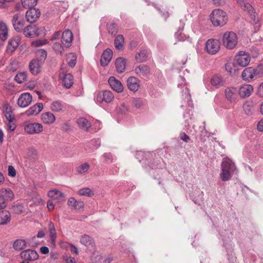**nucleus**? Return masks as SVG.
<instances>
[{
  "label": "nucleus",
  "mask_w": 263,
  "mask_h": 263,
  "mask_svg": "<svg viewBox=\"0 0 263 263\" xmlns=\"http://www.w3.org/2000/svg\"><path fill=\"white\" fill-rule=\"evenodd\" d=\"M238 173V170L234 162L230 159H223L221 164L220 178L223 181L230 180L234 174Z\"/></svg>",
  "instance_id": "f257e3e1"
},
{
  "label": "nucleus",
  "mask_w": 263,
  "mask_h": 263,
  "mask_svg": "<svg viewBox=\"0 0 263 263\" xmlns=\"http://www.w3.org/2000/svg\"><path fill=\"white\" fill-rule=\"evenodd\" d=\"M210 20L214 27H223L228 21L227 13L220 9L213 10L209 16Z\"/></svg>",
  "instance_id": "f03ea898"
},
{
  "label": "nucleus",
  "mask_w": 263,
  "mask_h": 263,
  "mask_svg": "<svg viewBox=\"0 0 263 263\" xmlns=\"http://www.w3.org/2000/svg\"><path fill=\"white\" fill-rule=\"evenodd\" d=\"M40 53L42 59H34L29 63L30 71L33 74H37L41 72L42 64L47 57V52L45 50L42 49L40 51Z\"/></svg>",
  "instance_id": "7ed1b4c3"
},
{
  "label": "nucleus",
  "mask_w": 263,
  "mask_h": 263,
  "mask_svg": "<svg viewBox=\"0 0 263 263\" xmlns=\"http://www.w3.org/2000/svg\"><path fill=\"white\" fill-rule=\"evenodd\" d=\"M45 30V28L43 27H38L34 25H29L24 28L22 31L25 36L34 38L44 35Z\"/></svg>",
  "instance_id": "20e7f679"
},
{
  "label": "nucleus",
  "mask_w": 263,
  "mask_h": 263,
  "mask_svg": "<svg viewBox=\"0 0 263 263\" xmlns=\"http://www.w3.org/2000/svg\"><path fill=\"white\" fill-rule=\"evenodd\" d=\"M223 45L229 49H234L237 44L238 39L236 34L232 31H227L223 35Z\"/></svg>",
  "instance_id": "39448f33"
},
{
  "label": "nucleus",
  "mask_w": 263,
  "mask_h": 263,
  "mask_svg": "<svg viewBox=\"0 0 263 263\" xmlns=\"http://www.w3.org/2000/svg\"><path fill=\"white\" fill-rule=\"evenodd\" d=\"M24 129L27 134H40L43 131V126L38 122H27L24 124Z\"/></svg>",
  "instance_id": "423d86ee"
},
{
  "label": "nucleus",
  "mask_w": 263,
  "mask_h": 263,
  "mask_svg": "<svg viewBox=\"0 0 263 263\" xmlns=\"http://www.w3.org/2000/svg\"><path fill=\"white\" fill-rule=\"evenodd\" d=\"M234 61L241 67L248 65L251 61L250 54L243 51H239L234 58Z\"/></svg>",
  "instance_id": "0eeeda50"
},
{
  "label": "nucleus",
  "mask_w": 263,
  "mask_h": 263,
  "mask_svg": "<svg viewBox=\"0 0 263 263\" xmlns=\"http://www.w3.org/2000/svg\"><path fill=\"white\" fill-rule=\"evenodd\" d=\"M114 97L111 91L105 90L98 92L95 97V100L98 103H110L114 100Z\"/></svg>",
  "instance_id": "6e6552de"
},
{
  "label": "nucleus",
  "mask_w": 263,
  "mask_h": 263,
  "mask_svg": "<svg viewBox=\"0 0 263 263\" xmlns=\"http://www.w3.org/2000/svg\"><path fill=\"white\" fill-rule=\"evenodd\" d=\"M220 48V42L216 39H209L205 43V50L210 54H215Z\"/></svg>",
  "instance_id": "1a4fd4ad"
},
{
  "label": "nucleus",
  "mask_w": 263,
  "mask_h": 263,
  "mask_svg": "<svg viewBox=\"0 0 263 263\" xmlns=\"http://www.w3.org/2000/svg\"><path fill=\"white\" fill-rule=\"evenodd\" d=\"M263 68L261 66H258L257 69H254L251 67L245 68L241 74L242 79L246 81H250L256 76L259 74L258 69Z\"/></svg>",
  "instance_id": "9d476101"
},
{
  "label": "nucleus",
  "mask_w": 263,
  "mask_h": 263,
  "mask_svg": "<svg viewBox=\"0 0 263 263\" xmlns=\"http://www.w3.org/2000/svg\"><path fill=\"white\" fill-rule=\"evenodd\" d=\"M12 22L15 30L17 32H21L23 30L25 21L23 15L21 14L14 15Z\"/></svg>",
  "instance_id": "9b49d317"
},
{
  "label": "nucleus",
  "mask_w": 263,
  "mask_h": 263,
  "mask_svg": "<svg viewBox=\"0 0 263 263\" xmlns=\"http://www.w3.org/2000/svg\"><path fill=\"white\" fill-rule=\"evenodd\" d=\"M40 14L41 12L39 9L30 8L26 13V20L30 23H33L37 21Z\"/></svg>",
  "instance_id": "f8f14e48"
},
{
  "label": "nucleus",
  "mask_w": 263,
  "mask_h": 263,
  "mask_svg": "<svg viewBox=\"0 0 263 263\" xmlns=\"http://www.w3.org/2000/svg\"><path fill=\"white\" fill-rule=\"evenodd\" d=\"M21 258L26 260L34 261L39 257V255L36 251L32 249H27L22 251L20 253Z\"/></svg>",
  "instance_id": "ddd939ff"
},
{
  "label": "nucleus",
  "mask_w": 263,
  "mask_h": 263,
  "mask_svg": "<svg viewBox=\"0 0 263 263\" xmlns=\"http://www.w3.org/2000/svg\"><path fill=\"white\" fill-rule=\"evenodd\" d=\"M237 89L234 87H229L225 89L224 94L227 100L231 103L235 102L237 99Z\"/></svg>",
  "instance_id": "4468645a"
},
{
  "label": "nucleus",
  "mask_w": 263,
  "mask_h": 263,
  "mask_svg": "<svg viewBox=\"0 0 263 263\" xmlns=\"http://www.w3.org/2000/svg\"><path fill=\"white\" fill-rule=\"evenodd\" d=\"M32 96L29 93H23L20 95L17 100V104L21 107L28 106L32 101Z\"/></svg>",
  "instance_id": "2eb2a0df"
},
{
  "label": "nucleus",
  "mask_w": 263,
  "mask_h": 263,
  "mask_svg": "<svg viewBox=\"0 0 263 263\" xmlns=\"http://www.w3.org/2000/svg\"><path fill=\"white\" fill-rule=\"evenodd\" d=\"M108 83L111 88L117 92L120 93L123 91L124 87L121 82L114 77H110L108 79Z\"/></svg>",
  "instance_id": "dca6fc26"
},
{
  "label": "nucleus",
  "mask_w": 263,
  "mask_h": 263,
  "mask_svg": "<svg viewBox=\"0 0 263 263\" xmlns=\"http://www.w3.org/2000/svg\"><path fill=\"white\" fill-rule=\"evenodd\" d=\"M73 40V34L69 30H65L62 35L61 42L63 46L66 48L69 47L71 45Z\"/></svg>",
  "instance_id": "f3484780"
},
{
  "label": "nucleus",
  "mask_w": 263,
  "mask_h": 263,
  "mask_svg": "<svg viewBox=\"0 0 263 263\" xmlns=\"http://www.w3.org/2000/svg\"><path fill=\"white\" fill-rule=\"evenodd\" d=\"M56 120L55 115L50 111L43 112L41 115V121L44 124L51 125L54 123Z\"/></svg>",
  "instance_id": "a211bd4d"
},
{
  "label": "nucleus",
  "mask_w": 263,
  "mask_h": 263,
  "mask_svg": "<svg viewBox=\"0 0 263 263\" xmlns=\"http://www.w3.org/2000/svg\"><path fill=\"white\" fill-rule=\"evenodd\" d=\"M253 87L251 85L245 84L239 87L238 93L241 98H247L251 96L253 91Z\"/></svg>",
  "instance_id": "6ab92c4d"
},
{
  "label": "nucleus",
  "mask_w": 263,
  "mask_h": 263,
  "mask_svg": "<svg viewBox=\"0 0 263 263\" xmlns=\"http://www.w3.org/2000/svg\"><path fill=\"white\" fill-rule=\"evenodd\" d=\"M0 196L3 197L7 204L9 201H12L14 199V194L13 191L8 187L2 188L0 190Z\"/></svg>",
  "instance_id": "aec40b11"
},
{
  "label": "nucleus",
  "mask_w": 263,
  "mask_h": 263,
  "mask_svg": "<svg viewBox=\"0 0 263 263\" xmlns=\"http://www.w3.org/2000/svg\"><path fill=\"white\" fill-rule=\"evenodd\" d=\"M20 42V38L18 36H14L10 39L7 46V51L12 53L18 47Z\"/></svg>",
  "instance_id": "412c9836"
},
{
  "label": "nucleus",
  "mask_w": 263,
  "mask_h": 263,
  "mask_svg": "<svg viewBox=\"0 0 263 263\" xmlns=\"http://www.w3.org/2000/svg\"><path fill=\"white\" fill-rule=\"evenodd\" d=\"M112 53L110 49H107L103 52L100 60L102 66L105 67L108 65L112 58Z\"/></svg>",
  "instance_id": "4be33fe9"
},
{
  "label": "nucleus",
  "mask_w": 263,
  "mask_h": 263,
  "mask_svg": "<svg viewBox=\"0 0 263 263\" xmlns=\"http://www.w3.org/2000/svg\"><path fill=\"white\" fill-rule=\"evenodd\" d=\"M226 70L232 76L236 75L239 70V65L234 61H229L225 66Z\"/></svg>",
  "instance_id": "5701e85b"
},
{
  "label": "nucleus",
  "mask_w": 263,
  "mask_h": 263,
  "mask_svg": "<svg viewBox=\"0 0 263 263\" xmlns=\"http://www.w3.org/2000/svg\"><path fill=\"white\" fill-rule=\"evenodd\" d=\"M178 86L179 87L182 89V92L184 93L183 96L184 97V99L187 101H190L191 96L189 93V90L186 86L185 79L181 77H180V80Z\"/></svg>",
  "instance_id": "b1692460"
},
{
  "label": "nucleus",
  "mask_w": 263,
  "mask_h": 263,
  "mask_svg": "<svg viewBox=\"0 0 263 263\" xmlns=\"http://www.w3.org/2000/svg\"><path fill=\"white\" fill-rule=\"evenodd\" d=\"M50 109L54 112H62L65 110V106L62 101H54L51 103Z\"/></svg>",
  "instance_id": "393cba45"
},
{
  "label": "nucleus",
  "mask_w": 263,
  "mask_h": 263,
  "mask_svg": "<svg viewBox=\"0 0 263 263\" xmlns=\"http://www.w3.org/2000/svg\"><path fill=\"white\" fill-rule=\"evenodd\" d=\"M127 85L130 90L135 92L139 88V81L136 78L130 77L127 80Z\"/></svg>",
  "instance_id": "a878e982"
},
{
  "label": "nucleus",
  "mask_w": 263,
  "mask_h": 263,
  "mask_svg": "<svg viewBox=\"0 0 263 263\" xmlns=\"http://www.w3.org/2000/svg\"><path fill=\"white\" fill-rule=\"evenodd\" d=\"M60 78L62 79L63 85L66 88H69L73 84V76L70 73H67L64 76L60 75Z\"/></svg>",
  "instance_id": "bb28decb"
},
{
  "label": "nucleus",
  "mask_w": 263,
  "mask_h": 263,
  "mask_svg": "<svg viewBox=\"0 0 263 263\" xmlns=\"http://www.w3.org/2000/svg\"><path fill=\"white\" fill-rule=\"evenodd\" d=\"M43 108V105L41 103H37L31 107H30L25 112V114L28 116L37 115Z\"/></svg>",
  "instance_id": "cd10ccee"
},
{
  "label": "nucleus",
  "mask_w": 263,
  "mask_h": 263,
  "mask_svg": "<svg viewBox=\"0 0 263 263\" xmlns=\"http://www.w3.org/2000/svg\"><path fill=\"white\" fill-rule=\"evenodd\" d=\"M47 196L53 200L58 201L63 199L65 197L63 193L58 190L49 191L47 193Z\"/></svg>",
  "instance_id": "c85d7f7f"
},
{
  "label": "nucleus",
  "mask_w": 263,
  "mask_h": 263,
  "mask_svg": "<svg viewBox=\"0 0 263 263\" xmlns=\"http://www.w3.org/2000/svg\"><path fill=\"white\" fill-rule=\"evenodd\" d=\"M126 62L123 58H118L115 62L116 70L118 73H122L125 69Z\"/></svg>",
  "instance_id": "c756f323"
},
{
  "label": "nucleus",
  "mask_w": 263,
  "mask_h": 263,
  "mask_svg": "<svg viewBox=\"0 0 263 263\" xmlns=\"http://www.w3.org/2000/svg\"><path fill=\"white\" fill-rule=\"evenodd\" d=\"M11 218V214L8 211H0V225L7 224L10 222Z\"/></svg>",
  "instance_id": "7c9ffc66"
},
{
  "label": "nucleus",
  "mask_w": 263,
  "mask_h": 263,
  "mask_svg": "<svg viewBox=\"0 0 263 263\" xmlns=\"http://www.w3.org/2000/svg\"><path fill=\"white\" fill-rule=\"evenodd\" d=\"M239 4L243 7L244 10L247 11L252 17H255V10L250 4L245 0H240Z\"/></svg>",
  "instance_id": "2f4dec72"
},
{
  "label": "nucleus",
  "mask_w": 263,
  "mask_h": 263,
  "mask_svg": "<svg viewBox=\"0 0 263 263\" xmlns=\"http://www.w3.org/2000/svg\"><path fill=\"white\" fill-rule=\"evenodd\" d=\"M77 122L79 127L84 130H87L91 127V123L83 117L78 119Z\"/></svg>",
  "instance_id": "473e14b6"
},
{
  "label": "nucleus",
  "mask_w": 263,
  "mask_h": 263,
  "mask_svg": "<svg viewBox=\"0 0 263 263\" xmlns=\"http://www.w3.org/2000/svg\"><path fill=\"white\" fill-rule=\"evenodd\" d=\"M48 228L51 240L50 243L52 246L54 247L55 245L57 233L54 224L52 222H50L49 224Z\"/></svg>",
  "instance_id": "72a5a7b5"
},
{
  "label": "nucleus",
  "mask_w": 263,
  "mask_h": 263,
  "mask_svg": "<svg viewBox=\"0 0 263 263\" xmlns=\"http://www.w3.org/2000/svg\"><path fill=\"white\" fill-rule=\"evenodd\" d=\"M135 73L138 76H147L149 73V69L146 65H140L135 68Z\"/></svg>",
  "instance_id": "f704fd0d"
},
{
  "label": "nucleus",
  "mask_w": 263,
  "mask_h": 263,
  "mask_svg": "<svg viewBox=\"0 0 263 263\" xmlns=\"http://www.w3.org/2000/svg\"><path fill=\"white\" fill-rule=\"evenodd\" d=\"M8 27L4 22H0V40L5 41L8 37Z\"/></svg>",
  "instance_id": "c9c22d12"
},
{
  "label": "nucleus",
  "mask_w": 263,
  "mask_h": 263,
  "mask_svg": "<svg viewBox=\"0 0 263 263\" xmlns=\"http://www.w3.org/2000/svg\"><path fill=\"white\" fill-rule=\"evenodd\" d=\"M28 242L24 239H17L15 240L13 243V247L16 250H21L26 247Z\"/></svg>",
  "instance_id": "e433bc0d"
},
{
  "label": "nucleus",
  "mask_w": 263,
  "mask_h": 263,
  "mask_svg": "<svg viewBox=\"0 0 263 263\" xmlns=\"http://www.w3.org/2000/svg\"><path fill=\"white\" fill-rule=\"evenodd\" d=\"M147 55L146 50H141L135 55V59L137 62L142 63L145 61L147 59Z\"/></svg>",
  "instance_id": "4c0bfd02"
},
{
  "label": "nucleus",
  "mask_w": 263,
  "mask_h": 263,
  "mask_svg": "<svg viewBox=\"0 0 263 263\" xmlns=\"http://www.w3.org/2000/svg\"><path fill=\"white\" fill-rule=\"evenodd\" d=\"M211 83L213 86L219 87L223 85V81L222 79L218 76H214L211 78Z\"/></svg>",
  "instance_id": "58836bf2"
},
{
  "label": "nucleus",
  "mask_w": 263,
  "mask_h": 263,
  "mask_svg": "<svg viewBox=\"0 0 263 263\" xmlns=\"http://www.w3.org/2000/svg\"><path fill=\"white\" fill-rule=\"evenodd\" d=\"M66 61L69 66L73 67L77 63V57L73 53H69L67 55Z\"/></svg>",
  "instance_id": "ea45409f"
},
{
  "label": "nucleus",
  "mask_w": 263,
  "mask_h": 263,
  "mask_svg": "<svg viewBox=\"0 0 263 263\" xmlns=\"http://www.w3.org/2000/svg\"><path fill=\"white\" fill-rule=\"evenodd\" d=\"M124 42V39L123 36L122 35H118L115 40V45L116 48L118 50L121 49L123 46Z\"/></svg>",
  "instance_id": "a19ab883"
},
{
  "label": "nucleus",
  "mask_w": 263,
  "mask_h": 263,
  "mask_svg": "<svg viewBox=\"0 0 263 263\" xmlns=\"http://www.w3.org/2000/svg\"><path fill=\"white\" fill-rule=\"evenodd\" d=\"M38 0H21L22 6L25 8H33L37 3Z\"/></svg>",
  "instance_id": "79ce46f5"
},
{
  "label": "nucleus",
  "mask_w": 263,
  "mask_h": 263,
  "mask_svg": "<svg viewBox=\"0 0 263 263\" xmlns=\"http://www.w3.org/2000/svg\"><path fill=\"white\" fill-rule=\"evenodd\" d=\"M90 165L88 163H84L80 164L77 168V172L80 174H83L87 173L89 170Z\"/></svg>",
  "instance_id": "37998d69"
},
{
  "label": "nucleus",
  "mask_w": 263,
  "mask_h": 263,
  "mask_svg": "<svg viewBox=\"0 0 263 263\" xmlns=\"http://www.w3.org/2000/svg\"><path fill=\"white\" fill-rule=\"evenodd\" d=\"M4 116L7 121L15 120L14 116L12 114L11 109L9 107H6L4 111Z\"/></svg>",
  "instance_id": "c03bdc74"
},
{
  "label": "nucleus",
  "mask_w": 263,
  "mask_h": 263,
  "mask_svg": "<svg viewBox=\"0 0 263 263\" xmlns=\"http://www.w3.org/2000/svg\"><path fill=\"white\" fill-rule=\"evenodd\" d=\"M12 211L16 214H20L23 212L24 207L22 205L17 203L11 207Z\"/></svg>",
  "instance_id": "a18cd8bd"
},
{
  "label": "nucleus",
  "mask_w": 263,
  "mask_h": 263,
  "mask_svg": "<svg viewBox=\"0 0 263 263\" xmlns=\"http://www.w3.org/2000/svg\"><path fill=\"white\" fill-rule=\"evenodd\" d=\"M27 78V74L25 72H20L15 77V81L19 84L23 83Z\"/></svg>",
  "instance_id": "49530a36"
},
{
  "label": "nucleus",
  "mask_w": 263,
  "mask_h": 263,
  "mask_svg": "<svg viewBox=\"0 0 263 263\" xmlns=\"http://www.w3.org/2000/svg\"><path fill=\"white\" fill-rule=\"evenodd\" d=\"M68 204L70 206H73L76 209L78 206H82L83 204L81 202L78 201L74 198L71 197L68 200Z\"/></svg>",
  "instance_id": "de8ad7c7"
},
{
  "label": "nucleus",
  "mask_w": 263,
  "mask_h": 263,
  "mask_svg": "<svg viewBox=\"0 0 263 263\" xmlns=\"http://www.w3.org/2000/svg\"><path fill=\"white\" fill-rule=\"evenodd\" d=\"M78 193L80 195L88 197L93 195V192L89 188L82 189L79 191Z\"/></svg>",
  "instance_id": "09e8293b"
},
{
  "label": "nucleus",
  "mask_w": 263,
  "mask_h": 263,
  "mask_svg": "<svg viewBox=\"0 0 263 263\" xmlns=\"http://www.w3.org/2000/svg\"><path fill=\"white\" fill-rule=\"evenodd\" d=\"M80 242L86 246H92L91 238L88 235H84L81 237Z\"/></svg>",
  "instance_id": "8fccbe9b"
},
{
  "label": "nucleus",
  "mask_w": 263,
  "mask_h": 263,
  "mask_svg": "<svg viewBox=\"0 0 263 263\" xmlns=\"http://www.w3.org/2000/svg\"><path fill=\"white\" fill-rule=\"evenodd\" d=\"M53 50L57 53L62 54L63 47L59 43H54L53 45Z\"/></svg>",
  "instance_id": "3c124183"
},
{
  "label": "nucleus",
  "mask_w": 263,
  "mask_h": 263,
  "mask_svg": "<svg viewBox=\"0 0 263 263\" xmlns=\"http://www.w3.org/2000/svg\"><path fill=\"white\" fill-rule=\"evenodd\" d=\"M175 37L178 41H183L189 39V37L185 36V35L180 31H178L175 33Z\"/></svg>",
  "instance_id": "603ef678"
},
{
  "label": "nucleus",
  "mask_w": 263,
  "mask_h": 263,
  "mask_svg": "<svg viewBox=\"0 0 263 263\" xmlns=\"http://www.w3.org/2000/svg\"><path fill=\"white\" fill-rule=\"evenodd\" d=\"M117 111L122 114H125L128 111V107L124 104H123L117 107Z\"/></svg>",
  "instance_id": "864d4df0"
},
{
  "label": "nucleus",
  "mask_w": 263,
  "mask_h": 263,
  "mask_svg": "<svg viewBox=\"0 0 263 263\" xmlns=\"http://www.w3.org/2000/svg\"><path fill=\"white\" fill-rule=\"evenodd\" d=\"M6 127L8 130L13 131L16 128L15 120L8 121V123L6 124Z\"/></svg>",
  "instance_id": "5fc2aeb1"
},
{
  "label": "nucleus",
  "mask_w": 263,
  "mask_h": 263,
  "mask_svg": "<svg viewBox=\"0 0 263 263\" xmlns=\"http://www.w3.org/2000/svg\"><path fill=\"white\" fill-rule=\"evenodd\" d=\"M46 43L47 41L46 40H39L32 42L31 43V45L34 47H40L46 44Z\"/></svg>",
  "instance_id": "6e6d98bb"
},
{
  "label": "nucleus",
  "mask_w": 263,
  "mask_h": 263,
  "mask_svg": "<svg viewBox=\"0 0 263 263\" xmlns=\"http://www.w3.org/2000/svg\"><path fill=\"white\" fill-rule=\"evenodd\" d=\"M256 93L258 97L263 98V82L258 86Z\"/></svg>",
  "instance_id": "4d7b16f0"
},
{
  "label": "nucleus",
  "mask_w": 263,
  "mask_h": 263,
  "mask_svg": "<svg viewBox=\"0 0 263 263\" xmlns=\"http://www.w3.org/2000/svg\"><path fill=\"white\" fill-rule=\"evenodd\" d=\"M8 175L11 177H14L16 176V171L13 166L9 165L8 168Z\"/></svg>",
  "instance_id": "13d9d810"
},
{
  "label": "nucleus",
  "mask_w": 263,
  "mask_h": 263,
  "mask_svg": "<svg viewBox=\"0 0 263 263\" xmlns=\"http://www.w3.org/2000/svg\"><path fill=\"white\" fill-rule=\"evenodd\" d=\"M108 30L112 34H116L117 32V29L115 24H110L108 25Z\"/></svg>",
  "instance_id": "bf43d9fd"
},
{
  "label": "nucleus",
  "mask_w": 263,
  "mask_h": 263,
  "mask_svg": "<svg viewBox=\"0 0 263 263\" xmlns=\"http://www.w3.org/2000/svg\"><path fill=\"white\" fill-rule=\"evenodd\" d=\"M133 102L134 106L137 108L140 107L143 104L142 101L139 98L134 99Z\"/></svg>",
  "instance_id": "052dcab7"
},
{
  "label": "nucleus",
  "mask_w": 263,
  "mask_h": 263,
  "mask_svg": "<svg viewBox=\"0 0 263 263\" xmlns=\"http://www.w3.org/2000/svg\"><path fill=\"white\" fill-rule=\"evenodd\" d=\"M18 67V63L16 61H12L10 63L9 69L12 71H15L17 69Z\"/></svg>",
  "instance_id": "680f3d73"
},
{
  "label": "nucleus",
  "mask_w": 263,
  "mask_h": 263,
  "mask_svg": "<svg viewBox=\"0 0 263 263\" xmlns=\"http://www.w3.org/2000/svg\"><path fill=\"white\" fill-rule=\"evenodd\" d=\"M15 0H0V8H5L6 3H10L14 2Z\"/></svg>",
  "instance_id": "e2e57ef3"
},
{
  "label": "nucleus",
  "mask_w": 263,
  "mask_h": 263,
  "mask_svg": "<svg viewBox=\"0 0 263 263\" xmlns=\"http://www.w3.org/2000/svg\"><path fill=\"white\" fill-rule=\"evenodd\" d=\"M7 205L8 204L6 202L3 197L0 196V210L5 209Z\"/></svg>",
  "instance_id": "0e129e2a"
},
{
  "label": "nucleus",
  "mask_w": 263,
  "mask_h": 263,
  "mask_svg": "<svg viewBox=\"0 0 263 263\" xmlns=\"http://www.w3.org/2000/svg\"><path fill=\"white\" fill-rule=\"evenodd\" d=\"M180 139L183 140V141L185 142H187L190 138L189 137V136H188L185 133H182L180 134Z\"/></svg>",
  "instance_id": "69168bd1"
},
{
  "label": "nucleus",
  "mask_w": 263,
  "mask_h": 263,
  "mask_svg": "<svg viewBox=\"0 0 263 263\" xmlns=\"http://www.w3.org/2000/svg\"><path fill=\"white\" fill-rule=\"evenodd\" d=\"M257 128L258 131L263 132V119L258 122Z\"/></svg>",
  "instance_id": "338daca9"
},
{
  "label": "nucleus",
  "mask_w": 263,
  "mask_h": 263,
  "mask_svg": "<svg viewBox=\"0 0 263 263\" xmlns=\"http://www.w3.org/2000/svg\"><path fill=\"white\" fill-rule=\"evenodd\" d=\"M103 157L105 158L106 161L108 162H111L112 159V155L110 153H105Z\"/></svg>",
  "instance_id": "774afa93"
}]
</instances>
